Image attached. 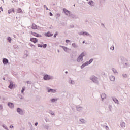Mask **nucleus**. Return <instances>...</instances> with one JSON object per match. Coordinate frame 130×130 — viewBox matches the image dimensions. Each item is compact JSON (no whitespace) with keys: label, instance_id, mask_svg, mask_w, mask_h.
Returning <instances> with one entry per match:
<instances>
[{"label":"nucleus","instance_id":"f257e3e1","mask_svg":"<svg viewBox=\"0 0 130 130\" xmlns=\"http://www.w3.org/2000/svg\"><path fill=\"white\" fill-rule=\"evenodd\" d=\"M86 55V52H83L80 54V55L78 56L77 59V62H82L84 60L83 57Z\"/></svg>","mask_w":130,"mask_h":130},{"label":"nucleus","instance_id":"f03ea898","mask_svg":"<svg viewBox=\"0 0 130 130\" xmlns=\"http://www.w3.org/2000/svg\"><path fill=\"white\" fill-rule=\"evenodd\" d=\"M43 79L45 81H49V80H53V76H51L48 74L44 75Z\"/></svg>","mask_w":130,"mask_h":130},{"label":"nucleus","instance_id":"7ed1b4c3","mask_svg":"<svg viewBox=\"0 0 130 130\" xmlns=\"http://www.w3.org/2000/svg\"><path fill=\"white\" fill-rule=\"evenodd\" d=\"M78 34L79 35H83V36H89L90 37H92V36L90 34L86 31H81L80 32H79Z\"/></svg>","mask_w":130,"mask_h":130},{"label":"nucleus","instance_id":"20e7f679","mask_svg":"<svg viewBox=\"0 0 130 130\" xmlns=\"http://www.w3.org/2000/svg\"><path fill=\"white\" fill-rule=\"evenodd\" d=\"M90 80L93 82V83H95V84H98V78H97L95 76H92L90 77Z\"/></svg>","mask_w":130,"mask_h":130},{"label":"nucleus","instance_id":"39448f33","mask_svg":"<svg viewBox=\"0 0 130 130\" xmlns=\"http://www.w3.org/2000/svg\"><path fill=\"white\" fill-rule=\"evenodd\" d=\"M48 93H56V90L53 89H50L49 87H47Z\"/></svg>","mask_w":130,"mask_h":130},{"label":"nucleus","instance_id":"423d86ee","mask_svg":"<svg viewBox=\"0 0 130 130\" xmlns=\"http://www.w3.org/2000/svg\"><path fill=\"white\" fill-rule=\"evenodd\" d=\"M122 64L123 65V68H128L130 67L129 62L127 61L124 62V63H123Z\"/></svg>","mask_w":130,"mask_h":130},{"label":"nucleus","instance_id":"0eeeda50","mask_svg":"<svg viewBox=\"0 0 130 130\" xmlns=\"http://www.w3.org/2000/svg\"><path fill=\"white\" fill-rule=\"evenodd\" d=\"M17 111L18 113H19V114H20V115H23V114L24 113V112L23 111V110H22L20 108H17Z\"/></svg>","mask_w":130,"mask_h":130},{"label":"nucleus","instance_id":"6e6552de","mask_svg":"<svg viewBox=\"0 0 130 130\" xmlns=\"http://www.w3.org/2000/svg\"><path fill=\"white\" fill-rule=\"evenodd\" d=\"M60 47H61L63 49V50L66 52H70L69 50H71V49L68 48V47H65L64 46H60Z\"/></svg>","mask_w":130,"mask_h":130},{"label":"nucleus","instance_id":"1a4fd4ad","mask_svg":"<svg viewBox=\"0 0 130 130\" xmlns=\"http://www.w3.org/2000/svg\"><path fill=\"white\" fill-rule=\"evenodd\" d=\"M64 13H65V14L66 15V16H70V14H71V11L66 9V8H64L63 10Z\"/></svg>","mask_w":130,"mask_h":130},{"label":"nucleus","instance_id":"9d476101","mask_svg":"<svg viewBox=\"0 0 130 130\" xmlns=\"http://www.w3.org/2000/svg\"><path fill=\"white\" fill-rule=\"evenodd\" d=\"M31 35H33L34 36H35L36 37H42V36L39 35V34H37V33L34 32L33 31H31Z\"/></svg>","mask_w":130,"mask_h":130},{"label":"nucleus","instance_id":"9b49d317","mask_svg":"<svg viewBox=\"0 0 130 130\" xmlns=\"http://www.w3.org/2000/svg\"><path fill=\"white\" fill-rule=\"evenodd\" d=\"M44 35L46 37H51V36H53V34H51L50 33V31H49L47 33H45Z\"/></svg>","mask_w":130,"mask_h":130},{"label":"nucleus","instance_id":"f8f14e48","mask_svg":"<svg viewBox=\"0 0 130 130\" xmlns=\"http://www.w3.org/2000/svg\"><path fill=\"white\" fill-rule=\"evenodd\" d=\"M3 64H5V65L8 64V63H9V60H8V59L5 58H3Z\"/></svg>","mask_w":130,"mask_h":130},{"label":"nucleus","instance_id":"ddd939ff","mask_svg":"<svg viewBox=\"0 0 130 130\" xmlns=\"http://www.w3.org/2000/svg\"><path fill=\"white\" fill-rule=\"evenodd\" d=\"M30 41H31V42H34V43H37V42H38V40L37 38H31Z\"/></svg>","mask_w":130,"mask_h":130},{"label":"nucleus","instance_id":"4468645a","mask_svg":"<svg viewBox=\"0 0 130 130\" xmlns=\"http://www.w3.org/2000/svg\"><path fill=\"white\" fill-rule=\"evenodd\" d=\"M38 28H39V26H37V25H36V24H35V23L32 24L31 29H32L33 30H36L38 29Z\"/></svg>","mask_w":130,"mask_h":130},{"label":"nucleus","instance_id":"2eb2a0df","mask_svg":"<svg viewBox=\"0 0 130 130\" xmlns=\"http://www.w3.org/2000/svg\"><path fill=\"white\" fill-rule=\"evenodd\" d=\"M8 106L10 108H14V103H11V102H9V103H8Z\"/></svg>","mask_w":130,"mask_h":130},{"label":"nucleus","instance_id":"dca6fc26","mask_svg":"<svg viewBox=\"0 0 130 130\" xmlns=\"http://www.w3.org/2000/svg\"><path fill=\"white\" fill-rule=\"evenodd\" d=\"M76 109L77 111H82L83 110V107H80L79 106H76Z\"/></svg>","mask_w":130,"mask_h":130},{"label":"nucleus","instance_id":"f3484780","mask_svg":"<svg viewBox=\"0 0 130 130\" xmlns=\"http://www.w3.org/2000/svg\"><path fill=\"white\" fill-rule=\"evenodd\" d=\"M69 17H70V18H72V19H78L77 16H76L72 13H71V14H70Z\"/></svg>","mask_w":130,"mask_h":130},{"label":"nucleus","instance_id":"a211bd4d","mask_svg":"<svg viewBox=\"0 0 130 130\" xmlns=\"http://www.w3.org/2000/svg\"><path fill=\"white\" fill-rule=\"evenodd\" d=\"M120 58L122 64H123V63H124V62L126 61V59H125L123 57H120Z\"/></svg>","mask_w":130,"mask_h":130},{"label":"nucleus","instance_id":"6ab92c4d","mask_svg":"<svg viewBox=\"0 0 130 130\" xmlns=\"http://www.w3.org/2000/svg\"><path fill=\"white\" fill-rule=\"evenodd\" d=\"M87 4L88 5H90L91 6V7H94V5H95V4L94 3V1H93L92 0L91 1L88 2Z\"/></svg>","mask_w":130,"mask_h":130},{"label":"nucleus","instance_id":"aec40b11","mask_svg":"<svg viewBox=\"0 0 130 130\" xmlns=\"http://www.w3.org/2000/svg\"><path fill=\"white\" fill-rule=\"evenodd\" d=\"M109 78L110 81H111L112 82L115 81V77L114 76L111 75Z\"/></svg>","mask_w":130,"mask_h":130},{"label":"nucleus","instance_id":"412c9836","mask_svg":"<svg viewBox=\"0 0 130 130\" xmlns=\"http://www.w3.org/2000/svg\"><path fill=\"white\" fill-rule=\"evenodd\" d=\"M120 126L122 127V128H125V123L124 122H121L120 123Z\"/></svg>","mask_w":130,"mask_h":130},{"label":"nucleus","instance_id":"4be33fe9","mask_svg":"<svg viewBox=\"0 0 130 130\" xmlns=\"http://www.w3.org/2000/svg\"><path fill=\"white\" fill-rule=\"evenodd\" d=\"M8 14H11V13H15V9L14 8L10 9L8 11Z\"/></svg>","mask_w":130,"mask_h":130},{"label":"nucleus","instance_id":"5701e85b","mask_svg":"<svg viewBox=\"0 0 130 130\" xmlns=\"http://www.w3.org/2000/svg\"><path fill=\"white\" fill-rule=\"evenodd\" d=\"M13 87H14V84H13V82L11 81L10 85L8 86V88H9V89H11V90H12V89H13Z\"/></svg>","mask_w":130,"mask_h":130},{"label":"nucleus","instance_id":"b1692460","mask_svg":"<svg viewBox=\"0 0 130 130\" xmlns=\"http://www.w3.org/2000/svg\"><path fill=\"white\" fill-rule=\"evenodd\" d=\"M113 101L115 102L116 104H119V102L118 101V100L116 98H113Z\"/></svg>","mask_w":130,"mask_h":130},{"label":"nucleus","instance_id":"393cba45","mask_svg":"<svg viewBox=\"0 0 130 130\" xmlns=\"http://www.w3.org/2000/svg\"><path fill=\"white\" fill-rule=\"evenodd\" d=\"M72 46H73V47H74V48H78V47H79V46L78 45L76 44V43H72Z\"/></svg>","mask_w":130,"mask_h":130},{"label":"nucleus","instance_id":"a878e982","mask_svg":"<svg viewBox=\"0 0 130 130\" xmlns=\"http://www.w3.org/2000/svg\"><path fill=\"white\" fill-rule=\"evenodd\" d=\"M112 71L115 74V75H117L118 74V72H117V70L114 68L112 69Z\"/></svg>","mask_w":130,"mask_h":130},{"label":"nucleus","instance_id":"bb28decb","mask_svg":"<svg viewBox=\"0 0 130 130\" xmlns=\"http://www.w3.org/2000/svg\"><path fill=\"white\" fill-rule=\"evenodd\" d=\"M101 98L102 99V101H103L104 98H106V94L105 93H102L101 95Z\"/></svg>","mask_w":130,"mask_h":130},{"label":"nucleus","instance_id":"cd10ccee","mask_svg":"<svg viewBox=\"0 0 130 130\" xmlns=\"http://www.w3.org/2000/svg\"><path fill=\"white\" fill-rule=\"evenodd\" d=\"M58 100V99H57V98H56L55 99V98H53V99H51V101L52 103H54V102H55V101H56Z\"/></svg>","mask_w":130,"mask_h":130},{"label":"nucleus","instance_id":"c85d7f7f","mask_svg":"<svg viewBox=\"0 0 130 130\" xmlns=\"http://www.w3.org/2000/svg\"><path fill=\"white\" fill-rule=\"evenodd\" d=\"M7 40L8 42H9V43H11V42H12V39L11 38V37H8Z\"/></svg>","mask_w":130,"mask_h":130},{"label":"nucleus","instance_id":"c756f323","mask_svg":"<svg viewBox=\"0 0 130 130\" xmlns=\"http://www.w3.org/2000/svg\"><path fill=\"white\" fill-rule=\"evenodd\" d=\"M25 90H26V87H25V86H23L21 90V93H24V92H25Z\"/></svg>","mask_w":130,"mask_h":130},{"label":"nucleus","instance_id":"7c9ffc66","mask_svg":"<svg viewBox=\"0 0 130 130\" xmlns=\"http://www.w3.org/2000/svg\"><path fill=\"white\" fill-rule=\"evenodd\" d=\"M80 122H82V123L85 124L86 122H85V120L84 119H80Z\"/></svg>","mask_w":130,"mask_h":130},{"label":"nucleus","instance_id":"2f4dec72","mask_svg":"<svg viewBox=\"0 0 130 130\" xmlns=\"http://www.w3.org/2000/svg\"><path fill=\"white\" fill-rule=\"evenodd\" d=\"M17 12L18 13H23V10H22V9H21V8H18V9L17 10Z\"/></svg>","mask_w":130,"mask_h":130},{"label":"nucleus","instance_id":"473e14b6","mask_svg":"<svg viewBox=\"0 0 130 130\" xmlns=\"http://www.w3.org/2000/svg\"><path fill=\"white\" fill-rule=\"evenodd\" d=\"M93 60H94V59L91 58V59H90L88 61V62L90 63V64H91V63H92V62H93Z\"/></svg>","mask_w":130,"mask_h":130},{"label":"nucleus","instance_id":"72a5a7b5","mask_svg":"<svg viewBox=\"0 0 130 130\" xmlns=\"http://www.w3.org/2000/svg\"><path fill=\"white\" fill-rule=\"evenodd\" d=\"M2 127L3 128H5V129L9 130V128H8V127L5 125H3Z\"/></svg>","mask_w":130,"mask_h":130},{"label":"nucleus","instance_id":"f704fd0d","mask_svg":"<svg viewBox=\"0 0 130 130\" xmlns=\"http://www.w3.org/2000/svg\"><path fill=\"white\" fill-rule=\"evenodd\" d=\"M108 108H109V111L111 112L112 111L111 109L112 108V106L111 105H109Z\"/></svg>","mask_w":130,"mask_h":130},{"label":"nucleus","instance_id":"c9c22d12","mask_svg":"<svg viewBox=\"0 0 130 130\" xmlns=\"http://www.w3.org/2000/svg\"><path fill=\"white\" fill-rule=\"evenodd\" d=\"M49 113H50V114H51V115H55L54 113H53V112H52V111H49Z\"/></svg>","mask_w":130,"mask_h":130},{"label":"nucleus","instance_id":"e433bc0d","mask_svg":"<svg viewBox=\"0 0 130 130\" xmlns=\"http://www.w3.org/2000/svg\"><path fill=\"white\" fill-rule=\"evenodd\" d=\"M122 77L124 78H127V74H122Z\"/></svg>","mask_w":130,"mask_h":130},{"label":"nucleus","instance_id":"4c0bfd02","mask_svg":"<svg viewBox=\"0 0 130 130\" xmlns=\"http://www.w3.org/2000/svg\"><path fill=\"white\" fill-rule=\"evenodd\" d=\"M86 64L83 63L81 66V69H84V68H85V67H86Z\"/></svg>","mask_w":130,"mask_h":130},{"label":"nucleus","instance_id":"58836bf2","mask_svg":"<svg viewBox=\"0 0 130 130\" xmlns=\"http://www.w3.org/2000/svg\"><path fill=\"white\" fill-rule=\"evenodd\" d=\"M44 128H45L46 129H47V130H48V128H49V126L48 125H45L44 126Z\"/></svg>","mask_w":130,"mask_h":130},{"label":"nucleus","instance_id":"ea45409f","mask_svg":"<svg viewBox=\"0 0 130 130\" xmlns=\"http://www.w3.org/2000/svg\"><path fill=\"white\" fill-rule=\"evenodd\" d=\"M46 47H47V44H44L43 45V48H46Z\"/></svg>","mask_w":130,"mask_h":130},{"label":"nucleus","instance_id":"a19ab883","mask_svg":"<svg viewBox=\"0 0 130 130\" xmlns=\"http://www.w3.org/2000/svg\"><path fill=\"white\" fill-rule=\"evenodd\" d=\"M85 64L87 66H89V64H90V63L89 62V61H86L85 63Z\"/></svg>","mask_w":130,"mask_h":130},{"label":"nucleus","instance_id":"79ce46f5","mask_svg":"<svg viewBox=\"0 0 130 130\" xmlns=\"http://www.w3.org/2000/svg\"><path fill=\"white\" fill-rule=\"evenodd\" d=\"M58 34V32H56L55 34L54 35V37L55 38L56 36H57V35Z\"/></svg>","mask_w":130,"mask_h":130},{"label":"nucleus","instance_id":"37998d69","mask_svg":"<svg viewBox=\"0 0 130 130\" xmlns=\"http://www.w3.org/2000/svg\"><path fill=\"white\" fill-rule=\"evenodd\" d=\"M59 17H60V14L57 13L56 15V18H59Z\"/></svg>","mask_w":130,"mask_h":130},{"label":"nucleus","instance_id":"c03bdc74","mask_svg":"<svg viewBox=\"0 0 130 130\" xmlns=\"http://www.w3.org/2000/svg\"><path fill=\"white\" fill-rule=\"evenodd\" d=\"M29 45L31 46V47L35 48V45H33L32 44H29Z\"/></svg>","mask_w":130,"mask_h":130},{"label":"nucleus","instance_id":"a18cd8bd","mask_svg":"<svg viewBox=\"0 0 130 130\" xmlns=\"http://www.w3.org/2000/svg\"><path fill=\"white\" fill-rule=\"evenodd\" d=\"M38 46L39 47H41V48H42V47H43V45H41V44H38Z\"/></svg>","mask_w":130,"mask_h":130},{"label":"nucleus","instance_id":"49530a36","mask_svg":"<svg viewBox=\"0 0 130 130\" xmlns=\"http://www.w3.org/2000/svg\"><path fill=\"white\" fill-rule=\"evenodd\" d=\"M66 43H69V42H71V41L69 40H66Z\"/></svg>","mask_w":130,"mask_h":130},{"label":"nucleus","instance_id":"de8ad7c7","mask_svg":"<svg viewBox=\"0 0 130 130\" xmlns=\"http://www.w3.org/2000/svg\"><path fill=\"white\" fill-rule=\"evenodd\" d=\"M70 84H72V85H73V84H75V83H74V81L71 80V82H70Z\"/></svg>","mask_w":130,"mask_h":130},{"label":"nucleus","instance_id":"09e8293b","mask_svg":"<svg viewBox=\"0 0 130 130\" xmlns=\"http://www.w3.org/2000/svg\"><path fill=\"white\" fill-rule=\"evenodd\" d=\"M105 129H106V130H109V127H108V126H105Z\"/></svg>","mask_w":130,"mask_h":130},{"label":"nucleus","instance_id":"8fccbe9b","mask_svg":"<svg viewBox=\"0 0 130 130\" xmlns=\"http://www.w3.org/2000/svg\"><path fill=\"white\" fill-rule=\"evenodd\" d=\"M49 15H50V16L51 17H52V16H53V14L52 13H51V12H50V13H49Z\"/></svg>","mask_w":130,"mask_h":130},{"label":"nucleus","instance_id":"3c124183","mask_svg":"<svg viewBox=\"0 0 130 130\" xmlns=\"http://www.w3.org/2000/svg\"><path fill=\"white\" fill-rule=\"evenodd\" d=\"M110 49H112V50H114V46H112L110 48Z\"/></svg>","mask_w":130,"mask_h":130},{"label":"nucleus","instance_id":"603ef678","mask_svg":"<svg viewBox=\"0 0 130 130\" xmlns=\"http://www.w3.org/2000/svg\"><path fill=\"white\" fill-rule=\"evenodd\" d=\"M70 28H74L75 27V26L74 25H71L70 26Z\"/></svg>","mask_w":130,"mask_h":130},{"label":"nucleus","instance_id":"864d4df0","mask_svg":"<svg viewBox=\"0 0 130 130\" xmlns=\"http://www.w3.org/2000/svg\"><path fill=\"white\" fill-rule=\"evenodd\" d=\"M35 126H37V125H38V122H36L35 123Z\"/></svg>","mask_w":130,"mask_h":130},{"label":"nucleus","instance_id":"5fc2aeb1","mask_svg":"<svg viewBox=\"0 0 130 130\" xmlns=\"http://www.w3.org/2000/svg\"><path fill=\"white\" fill-rule=\"evenodd\" d=\"M19 98H20V99H23V96L22 95H20Z\"/></svg>","mask_w":130,"mask_h":130},{"label":"nucleus","instance_id":"6e6d98bb","mask_svg":"<svg viewBox=\"0 0 130 130\" xmlns=\"http://www.w3.org/2000/svg\"><path fill=\"white\" fill-rule=\"evenodd\" d=\"M3 109V106L0 105V110H2Z\"/></svg>","mask_w":130,"mask_h":130},{"label":"nucleus","instance_id":"4d7b16f0","mask_svg":"<svg viewBox=\"0 0 130 130\" xmlns=\"http://www.w3.org/2000/svg\"><path fill=\"white\" fill-rule=\"evenodd\" d=\"M13 127H14V126H13V125L10 126V128H13Z\"/></svg>","mask_w":130,"mask_h":130},{"label":"nucleus","instance_id":"13d9d810","mask_svg":"<svg viewBox=\"0 0 130 130\" xmlns=\"http://www.w3.org/2000/svg\"><path fill=\"white\" fill-rule=\"evenodd\" d=\"M24 56H25V57H27V56H28V54H25Z\"/></svg>","mask_w":130,"mask_h":130},{"label":"nucleus","instance_id":"bf43d9fd","mask_svg":"<svg viewBox=\"0 0 130 130\" xmlns=\"http://www.w3.org/2000/svg\"><path fill=\"white\" fill-rule=\"evenodd\" d=\"M0 10L3 11V7H0Z\"/></svg>","mask_w":130,"mask_h":130},{"label":"nucleus","instance_id":"052dcab7","mask_svg":"<svg viewBox=\"0 0 130 130\" xmlns=\"http://www.w3.org/2000/svg\"><path fill=\"white\" fill-rule=\"evenodd\" d=\"M27 84H30V81H27Z\"/></svg>","mask_w":130,"mask_h":130},{"label":"nucleus","instance_id":"680f3d73","mask_svg":"<svg viewBox=\"0 0 130 130\" xmlns=\"http://www.w3.org/2000/svg\"><path fill=\"white\" fill-rule=\"evenodd\" d=\"M46 11H48V7H46Z\"/></svg>","mask_w":130,"mask_h":130},{"label":"nucleus","instance_id":"e2e57ef3","mask_svg":"<svg viewBox=\"0 0 130 130\" xmlns=\"http://www.w3.org/2000/svg\"><path fill=\"white\" fill-rule=\"evenodd\" d=\"M44 8H46V5H44Z\"/></svg>","mask_w":130,"mask_h":130},{"label":"nucleus","instance_id":"0e129e2a","mask_svg":"<svg viewBox=\"0 0 130 130\" xmlns=\"http://www.w3.org/2000/svg\"><path fill=\"white\" fill-rule=\"evenodd\" d=\"M14 2H15V3H18V1H16V0H14Z\"/></svg>","mask_w":130,"mask_h":130},{"label":"nucleus","instance_id":"69168bd1","mask_svg":"<svg viewBox=\"0 0 130 130\" xmlns=\"http://www.w3.org/2000/svg\"><path fill=\"white\" fill-rule=\"evenodd\" d=\"M85 42H86L85 41H83L82 42L83 43H85Z\"/></svg>","mask_w":130,"mask_h":130},{"label":"nucleus","instance_id":"338daca9","mask_svg":"<svg viewBox=\"0 0 130 130\" xmlns=\"http://www.w3.org/2000/svg\"><path fill=\"white\" fill-rule=\"evenodd\" d=\"M65 74H68V71H66Z\"/></svg>","mask_w":130,"mask_h":130},{"label":"nucleus","instance_id":"774afa93","mask_svg":"<svg viewBox=\"0 0 130 130\" xmlns=\"http://www.w3.org/2000/svg\"><path fill=\"white\" fill-rule=\"evenodd\" d=\"M58 52H59V50H58Z\"/></svg>","mask_w":130,"mask_h":130}]
</instances>
